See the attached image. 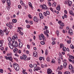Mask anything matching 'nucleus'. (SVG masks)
Wrapping results in <instances>:
<instances>
[{
	"label": "nucleus",
	"mask_w": 74,
	"mask_h": 74,
	"mask_svg": "<svg viewBox=\"0 0 74 74\" xmlns=\"http://www.w3.org/2000/svg\"><path fill=\"white\" fill-rule=\"evenodd\" d=\"M13 66L16 71H18L19 70V65L17 64L16 63H13Z\"/></svg>",
	"instance_id": "obj_1"
},
{
	"label": "nucleus",
	"mask_w": 74,
	"mask_h": 74,
	"mask_svg": "<svg viewBox=\"0 0 74 74\" xmlns=\"http://www.w3.org/2000/svg\"><path fill=\"white\" fill-rule=\"evenodd\" d=\"M12 42V44L14 46V47L15 48H16L18 47V43L16 41H14Z\"/></svg>",
	"instance_id": "obj_2"
},
{
	"label": "nucleus",
	"mask_w": 74,
	"mask_h": 74,
	"mask_svg": "<svg viewBox=\"0 0 74 74\" xmlns=\"http://www.w3.org/2000/svg\"><path fill=\"white\" fill-rule=\"evenodd\" d=\"M12 42H13V41H15V40H17L18 39V37L17 36L15 35L14 36H12Z\"/></svg>",
	"instance_id": "obj_3"
},
{
	"label": "nucleus",
	"mask_w": 74,
	"mask_h": 74,
	"mask_svg": "<svg viewBox=\"0 0 74 74\" xmlns=\"http://www.w3.org/2000/svg\"><path fill=\"white\" fill-rule=\"evenodd\" d=\"M9 46L11 49H14V46L12 45V44L11 43L9 42L8 43Z\"/></svg>",
	"instance_id": "obj_4"
},
{
	"label": "nucleus",
	"mask_w": 74,
	"mask_h": 74,
	"mask_svg": "<svg viewBox=\"0 0 74 74\" xmlns=\"http://www.w3.org/2000/svg\"><path fill=\"white\" fill-rule=\"evenodd\" d=\"M68 34L70 36H72L73 34V31L71 29H70L68 31Z\"/></svg>",
	"instance_id": "obj_5"
},
{
	"label": "nucleus",
	"mask_w": 74,
	"mask_h": 74,
	"mask_svg": "<svg viewBox=\"0 0 74 74\" xmlns=\"http://www.w3.org/2000/svg\"><path fill=\"white\" fill-rule=\"evenodd\" d=\"M42 9L43 10H48V8L47 7L46 5L44 4L42 5Z\"/></svg>",
	"instance_id": "obj_6"
},
{
	"label": "nucleus",
	"mask_w": 74,
	"mask_h": 74,
	"mask_svg": "<svg viewBox=\"0 0 74 74\" xmlns=\"http://www.w3.org/2000/svg\"><path fill=\"white\" fill-rule=\"evenodd\" d=\"M34 20L35 22H36L37 23H38V18L36 16L34 17Z\"/></svg>",
	"instance_id": "obj_7"
},
{
	"label": "nucleus",
	"mask_w": 74,
	"mask_h": 74,
	"mask_svg": "<svg viewBox=\"0 0 74 74\" xmlns=\"http://www.w3.org/2000/svg\"><path fill=\"white\" fill-rule=\"evenodd\" d=\"M52 72V71H51V69H47V73L48 74H51V73Z\"/></svg>",
	"instance_id": "obj_8"
},
{
	"label": "nucleus",
	"mask_w": 74,
	"mask_h": 74,
	"mask_svg": "<svg viewBox=\"0 0 74 74\" xmlns=\"http://www.w3.org/2000/svg\"><path fill=\"white\" fill-rule=\"evenodd\" d=\"M33 55L34 56H35V57H36V58H37V56L38 55V54H37V52H36V51H35L33 52Z\"/></svg>",
	"instance_id": "obj_9"
},
{
	"label": "nucleus",
	"mask_w": 74,
	"mask_h": 74,
	"mask_svg": "<svg viewBox=\"0 0 74 74\" xmlns=\"http://www.w3.org/2000/svg\"><path fill=\"white\" fill-rule=\"evenodd\" d=\"M4 43V40H0V47H3V44Z\"/></svg>",
	"instance_id": "obj_10"
},
{
	"label": "nucleus",
	"mask_w": 74,
	"mask_h": 74,
	"mask_svg": "<svg viewBox=\"0 0 74 74\" xmlns=\"http://www.w3.org/2000/svg\"><path fill=\"white\" fill-rule=\"evenodd\" d=\"M23 59L25 60H27V56L25 54H23Z\"/></svg>",
	"instance_id": "obj_11"
},
{
	"label": "nucleus",
	"mask_w": 74,
	"mask_h": 74,
	"mask_svg": "<svg viewBox=\"0 0 74 74\" xmlns=\"http://www.w3.org/2000/svg\"><path fill=\"white\" fill-rule=\"evenodd\" d=\"M68 5L69 7H71L72 5V2L71 1H69L68 3Z\"/></svg>",
	"instance_id": "obj_12"
},
{
	"label": "nucleus",
	"mask_w": 74,
	"mask_h": 74,
	"mask_svg": "<svg viewBox=\"0 0 74 74\" xmlns=\"http://www.w3.org/2000/svg\"><path fill=\"white\" fill-rule=\"evenodd\" d=\"M39 16L40 19H43L44 18V16L42 15V14L41 13L39 14Z\"/></svg>",
	"instance_id": "obj_13"
},
{
	"label": "nucleus",
	"mask_w": 74,
	"mask_h": 74,
	"mask_svg": "<svg viewBox=\"0 0 74 74\" xmlns=\"http://www.w3.org/2000/svg\"><path fill=\"white\" fill-rule=\"evenodd\" d=\"M7 2L8 5L10 7V5H11V2L10 1V0H7Z\"/></svg>",
	"instance_id": "obj_14"
},
{
	"label": "nucleus",
	"mask_w": 74,
	"mask_h": 74,
	"mask_svg": "<svg viewBox=\"0 0 74 74\" xmlns=\"http://www.w3.org/2000/svg\"><path fill=\"white\" fill-rule=\"evenodd\" d=\"M0 33L1 36H4V32H3V30H0Z\"/></svg>",
	"instance_id": "obj_15"
},
{
	"label": "nucleus",
	"mask_w": 74,
	"mask_h": 74,
	"mask_svg": "<svg viewBox=\"0 0 74 74\" xmlns=\"http://www.w3.org/2000/svg\"><path fill=\"white\" fill-rule=\"evenodd\" d=\"M12 40V39L10 37H9L8 38V41H9V42H10V43H11V42L12 41V40Z\"/></svg>",
	"instance_id": "obj_16"
},
{
	"label": "nucleus",
	"mask_w": 74,
	"mask_h": 74,
	"mask_svg": "<svg viewBox=\"0 0 74 74\" xmlns=\"http://www.w3.org/2000/svg\"><path fill=\"white\" fill-rule=\"evenodd\" d=\"M67 62H65L64 63L63 66L64 67V69H66V66H67Z\"/></svg>",
	"instance_id": "obj_17"
},
{
	"label": "nucleus",
	"mask_w": 74,
	"mask_h": 74,
	"mask_svg": "<svg viewBox=\"0 0 74 74\" xmlns=\"http://www.w3.org/2000/svg\"><path fill=\"white\" fill-rule=\"evenodd\" d=\"M18 46L20 48H21V47H22V46H23V44H22V43L21 42H19Z\"/></svg>",
	"instance_id": "obj_18"
},
{
	"label": "nucleus",
	"mask_w": 74,
	"mask_h": 74,
	"mask_svg": "<svg viewBox=\"0 0 74 74\" xmlns=\"http://www.w3.org/2000/svg\"><path fill=\"white\" fill-rule=\"evenodd\" d=\"M28 4L29 7L31 8L32 10H33V6H32V3H31L30 2H29Z\"/></svg>",
	"instance_id": "obj_19"
},
{
	"label": "nucleus",
	"mask_w": 74,
	"mask_h": 74,
	"mask_svg": "<svg viewBox=\"0 0 74 74\" xmlns=\"http://www.w3.org/2000/svg\"><path fill=\"white\" fill-rule=\"evenodd\" d=\"M69 69L70 70L73 69V66H72V65H71V64H70L69 65Z\"/></svg>",
	"instance_id": "obj_20"
},
{
	"label": "nucleus",
	"mask_w": 74,
	"mask_h": 74,
	"mask_svg": "<svg viewBox=\"0 0 74 74\" xmlns=\"http://www.w3.org/2000/svg\"><path fill=\"white\" fill-rule=\"evenodd\" d=\"M44 34L45 35H46V36L48 38L49 37V35L46 32L44 31Z\"/></svg>",
	"instance_id": "obj_21"
},
{
	"label": "nucleus",
	"mask_w": 74,
	"mask_h": 74,
	"mask_svg": "<svg viewBox=\"0 0 74 74\" xmlns=\"http://www.w3.org/2000/svg\"><path fill=\"white\" fill-rule=\"evenodd\" d=\"M69 14H71V15H74V13L72 10H70L69 11Z\"/></svg>",
	"instance_id": "obj_22"
},
{
	"label": "nucleus",
	"mask_w": 74,
	"mask_h": 74,
	"mask_svg": "<svg viewBox=\"0 0 74 74\" xmlns=\"http://www.w3.org/2000/svg\"><path fill=\"white\" fill-rule=\"evenodd\" d=\"M63 51H64V52H66L67 49H66V48L65 47H63Z\"/></svg>",
	"instance_id": "obj_23"
},
{
	"label": "nucleus",
	"mask_w": 74,
	"mask_h": 74,
	"mask_svg": "<svg viewBox=\"0 0 74 74\" xmlns=\"http://www.w3.org/2000/svg\"><path fill=\"white\" fill-rule=\"evenodd\" d=\"M46 60L47 61V62H50V58H49V56H47Z\"/></svg>",
	"instance_id": "obj_24"
},
{
	"label": "nucleus",
	"mask_w": 74,
	"mask_h": 74,
	"mask_svg": "<svg viewBox=\"0 0 74 74\" xmlns=\"http://www.w3.org/2000/svg\"><path fill=\"white\" fill-rule=\"evenodd\" d=\"M69 62H73V64L74 63V60H71V59H69Z\"/></svg>",
	"instance_id": "obj_25"
},
{
	"label": "nucleus",
	"mask_w": 74,
	"mask_h": 74,
	"mask_svg": "<svg viewBox=\"0 0 74 74\" xmlns=\"http://www.w3.org/2000/svg\"><path fill=\"white\" fill-rule=\"evenodd\" d=\"M58 63L59 64H60V62H61V61L60 60V59L59 58H58Z\"/></svg>",
	"instance_id": "obj_26"
},
{
	"label": "nucleus",
	"mask_w": 74,
	"mask_h": 74,
	"mask_svg": "<svg viewBox=\"0 0 74 74\" xmlns=\"http://www.w3.org/2000/svg\"><path fill=\"white\" fill-rule=\"evenodd\" d=\"M9 60H10V61H11L12 62H13V61L12 60V57L11 56H10V58L9 59Z\"/></svg>",
	"instance_id": "obj_27"
},
{
	"label": "nucleus",
	"mask_w": 74,
	"mask_h": 74,
	"mask_svg": "<svg viewBox=\"0 0 74 74\" xmlns=\"http://www.w3.org/2000/svg\"><path fill=\"white\" fill-rule=\"evenodd\" d=\"M12 21L13 23H16V22H17V20L16 19H13L12 20Z\"/></svg>",
	"instance_id": "obj_28"
},
{
	"label": "nucleus",
	"mask_w": 74,
	"mask_h": 74,
	"mask_svg": "<svg viewBox=\"0 0 74 74\" xmlns=\"http://www.w3.org/2000/svg\"><path fill=\"white\" fill-rule=\"evenodd\" d=\"M40 44L42 45H44L45 44V42L43 41H41L40 42Z\"/></svg>",
	"instance_id": "obj_29"
},
{
	"label": "nucleus",
	"mask_w": 74,
	"mask_h": 74,
	"mask_svg": "<svg viewBox=\"0 0 74 74\" xmlns=\"http://www.w3.org/2000/svg\"><path fill=\"white\" fill-rule=\"evenodd\" d=\"M3 31L4 32H8V29H7V28H5V29L3 30Z\"/></svg>",
	"instance_id": "obj_30"
},
{
	"label": "nucleus",
	"mask_w": 74,
	"mask_h": 74,
	"mask_svg": "<svg viewBox=\"0 0 74 74\" xmlns=\"http://www.w3.org/2000/svg\"><path fill=\"white\" fill-rule=\"evenodd\" d=\"M56 8L57 10L59 11L60 10V6H58Z\"/></svg>",
	"instance_id": "obj_31"
},
{
	"label": "nucleus",
	"mask_w": 74,
	"mask_h": 74,
	"mask_svg": "<svg viewBox=\"0 0 74 74\" xmlns=\"http://www.w3.org/2000/svg\"><path fill=\"white\" fill-rule=\"evenodd\" d=\"M57 35L58 36V37H59V32L58 31H57L56 32Z\"/></svg>",
	"instance_id": "obj_32"
},
{
	"label": "nucleus",
	"mask_w": 74,
	"mask_h": 74,
	"mask_svg": "<svg viewBox=\"0 0 74 74\" xmlns=\"http://www.w3.org/2000/svg\"><path fill=\"white\" fill-rule=\"evenodd\" d=\"M69 58L71 59H74V57H73V56H69Z\"/></svg>",
	"instance_id": "obj_33"
},
{
	"label": "nucleus",
	"mask_w": 74,
	"mask_h": 74,
	"mask_svg": "<svg viewBox=\"0 0 74 74\" xmlns=\"http://www.w3.org/2000/svg\"><path fill=\"white\" fill-rule=\"evenodd\" d=\"M23 6H25V4L24 3H23V2H21L20 3Z\"/></svg>",
	"instance_id": "obj_34"
},
{
	"label": "nucleus",
	"mask_w": 74,
	"mask_h": 74,
	"mask_svg": "<svg viewBox=\"0 0 74 74\" xmlns=\"http://www.w3.org/2000/svg\"><path fill=\"white\" fill-rule=\"evenodd\" d=\"M59 56L60 58H61V59L62 60H63V58H62V57L63 56H62V55L61 54V53H60L59 55Z\"/></svg>",
	"instance_id": "obj_35"
},
{
	"label": "nucleus",
	"mask_w": 74,
	"mask_h": 74,
	"mask_svg": "<svg viewBox=\"0 0 74 74\" xmlns=\"http://www.w3.org/2000/svg\"><path fill=\"white\" fill-rule=\"evenodd\" d=\"M60 25L61 26H64V23H60Z\"/></svg>",
	"instance_id": "obj_36"
},
{
	"label": "nucleus",
	"mask_w": 74,
	"mask_h": 74,
	"mask_svg": "<svg viewBox=\"0 0 74 74\" xmlns=\"http://www.w3.org/2000/svg\"><path fill=\"white\" fill-rule=\"evenodd\" d=\"M5 58L7 60H9L10 58V57H7V56H5Z\"/></svg>",
	"instance_id": "obj_37"
},
{
	"label": "nucleus",
	"mask_w": 74,
	"mask_h": 74,
	"mask_svg": "<svg viewBox=\"0 0 74 74\" xmlns=\"http://www.w3.org/2000/svg\"><path fill=\"white\" fill-rule=\"evenodd\" d=\"M70 47L71 48V49H74V46H73V45H70Z\"/></svg>",
	"instance_id": "obj_38"
},
{
	"label": "nucleus",
	"mask_w": 74,
	"mask_h": 74,
	"mask_svg": "<svg viewBox=\"0 0 74 74\" xmlns=\"http://www.w3.org/2000/svg\"><path fill=\"white\" fill-rule=\"evenodd\" d=\"M63 46H64V45H63V44H62V43L60 44V47L61 48H62L63 47Z\"/></svg>",
	"instance_id": "obj_39"
},
{
	"label": "nucleus",
	"mask_w": 74,
	"mask_h": 74,
	"mask_svg": "<svg viewBox=\"0 0 74 74\" xmlns=\"http://www.w3.org/2000/svg\"><path fill=\"white\" fill-rule=\"evenodd\" d=\"M70 71H71V73H74V70H73V69H71Z\"/></svg>",
	"instance_id": "obj_40"
},
{
	"label": "nucleus",
	"mask_w": 74,
	"mask_h": 74,
	"mask_svg": "<svg viewBox=\"0 0 74 74\" xmlns=\"http://www.w3.org/2000/svg\"><path fill=\"white\" fill-rule=\"evenodd\" d=\"M65 74H70V72L68 71H66L65 73Z\"/></svg>",
	"instance_id": "obj_41"
},
{
	"label": "nucleus",
	"mask_w": 74,
	"mask_h": 74,
	"mask_svg": "<svg viewBox=\"0 0 74 74\" xmlns=\"http://www.w3.org/2000/svg\"><path fill=\"white\" fill-rule=\"evenodd\" d=\"M67 42L68 44H70V43H71V40H67Z\"/></svg>",
	"instance_id": "obj_42"
},
{
	"label": "nucleus",
	"mask_w": 74,
	"mask_h": 74,
	"mask_svg": "<svg viewBox=\"0 0 74 74\" xmlns=\"http://www.w3.org/2000/svg\"><path fill=\"white\" fill-rule=\"evenodd\" d=\"M46 13H47V15H49L50 14L49 12V11H48V10H47L46 11Z\"/></svg>",
	"instance_id": "obj_43"
},
{
	"label": "nucleus",
	"mask_w": 74,
	"mask_h": 74,
	"mask_svg": "<svg viewBox=\"0 0 74 74\" xmlns=\"http://www.w3.org/2000/svg\"><path fill=\"white\" fill-rule=\"evenodd\" d=\"M37 64H35L34 65H33V67H34L35 68H36V67H37Z\"/></svg>",
	"instance_id": "obj_44"
},
{
	"label": "nucleus",
	"mask_w": 74,
	"mask_h": 74,
	"mask_svg": "<svg viewBox=\"0 0 74 74\" xmlns=\"http://www.w3.org/2000/svg\"><path fill=\"white\" fill-rule=\"evenodd\" d=\"M49 9L52 12H53V8H50Z\"/></svg>",
	"instance_id": "obj_45"
},
{
	"label": "nucleus",
	"mask_w": 74,
	"mask_h": 74,
	"mask_svg": "<svg viewBox=\"0 0 74 74\" xmlns=\"http://www.w3.org/2000/svg\"><path fill=\"white\" fill-rule=\"evenodd\" d=\"M51 63H55V61L54 60H53L52 61Z\"/></svg>",
	"instance_id": "obj_46"
},
{
	"label": "nucleus",
	"mask_w": 74,
	"mask_h": 74,
	"mask_svg": "<svg viewBox=\"0 0 74 74\" xmlns=\"http://www.w3.org/2000/svg\"><path fill=\"white\" fill-rule=\"evenodd\" d=\"M68 1H65L64 2V4H67L68 3Z\"/></svg>",
	"instance_id": "obj_47"
},
{
	"label": "nucleus",
	"mask_w": 74,
	"mask_h": 74,
	"mask_svg": "<svg viewBox=\"0 0 74 74\" xmlns=\"http://www.w3.org/2000/svg\"><path fill=\"white\" fill-rule=\"evenodd\" d=\"M0 72L1 73H3V69H0Z\"/></svg>",
	"instance_id": "obj_48"
},
{
	"label": "nucleus",
	"mask_w": 74,
	"mask_h": 74,
	"mask_svg": "<svg viewBox=\"0 0 74 74\" xmlns=\"http://www.w3.org/2000/svg\"><path fill=\"white\" fill-rule=\"evenodd\" d=\"M28 70L29 72H30V73H32V69H28Z\"/></svg>",
	"instance_id": "obj_49"
},
{
	"label": "nucleus",
	"mask_w": 74,
	"mask_h": 74,
	"mask_svg": "<svg viewBox=\"0 0 74 74\" xmlns=\"http://www.w3.org/2000/svg\"><path fill=\"white\" fill-rule=\"evenodd\" d=\"M39 60L40 61L42 60V57H40L39 58Z\"/></svg>",
	"instance_id": "obj_50"
},
{
	"label": "nucleus",
	"mask_w": 74,
	"mask_h": 74,
	"mask_svg": "<svg viewBox=\"0 0 74 74\" xmlns=\"http://www.w3.org/2000/svg\"><path fill=\"white\" fill-rule=\"evenodd\" d=\"M43 14H44V16H47V14L46 12H44Z\"/></svg>",
	"instance_id": "obj_51"
},
{
	"label": "nucleus",
	"mask_w": 74,
	"mask_h": 74,
	"mask_svg": "<svg viewBox=\"0 0 74 74\" xmlns=\"http://www.w3.org/2000/svg\"><path fill=\"white\" fill-rule=\"evenodd\" d=\"M28 17H29V18H32V16H31L30 14H28Z\"/></svg>",
	"instance_id": "obj_52"
},
{
	"label": "nucleus",
	"mask_w": 74,
	"mask_h": 74,
	"mask_svg": "<svg viewBox=\"0 0 74 74\" xmlns=\"http://www.w3.org/2000/svg\"><path fill=\"white\" fill-rule=\"evenodd\" d=\"M48 4H49V6H51V2L49 1H48Z\"/></svg>",
	"instance_id": "obj_53"
},
{
	"label": "nucleus",
	"mask_w": 74,
	"mask_h": 74,
	"mask_svg": "<svg viewBox=\"0 0 74 74\" xmlns=\"http://www.w3.org/2000/svg\"><path fill=\"white\" fill-rule=\"evenodd\" d=\"M40 36L41 37H42V38H44V35H43V34H41Z\"/></svg>",
	"instance_id": "obj_54"
},
{
	"label": "nucleus",
	"mask_w": 74,
	"mask_h": 74,
	"mask_svg": "<svg viewBox=\"0 0 74 74\" xmlns=\"http://www.w3.org/2000/svg\"><path fill=\"white\" fill-rule=\"evenodd\" d=\"M58 70H62V69H61L60 68V67L58 66V69H57Z\"/></svg>",
	"instance_id": "obj_55"
},
{
	"label": "nucleus",
	"mask_w": 74,
	"mask_h": 74,
	"mask_svg": "<svg viewBox=\"0 0 74 74\" xmlns=\"http://www.w3.org/2000/svg\"><path fill=\"white\" fill-rule=\"evenodd\" d=\"M52 45H55V41H53L52 43Z\"/></svg>",
	"instance_id": "obj_56"
},
{
	"label": "nucleus",
	"mask_w": 74,
	"mask_h": 74,
	"mask_svg": "<svg viewBox=\"0 0 74 74\" xmlns=\"http://www.w3.org/2000/svg\"><path fill=\"white\" fill-rule=\"evenodd\" d=\"M39 38L40 40H42V38L40 36L39 37Z\"/></svg>",
	"instance_id": "obj_57"
},
{
	"label": "nucleus",
	"mask_w": 74,
	"mask_h": 74,
	"mask_svg": "<svg viewBox=\"0 0 74 74\" xmlns=\"http://www.w3.org/2000/svg\"><path fill=\"white\" fill-rule=\"evenodd\" d=\"M27 47L28 49H30V45H27Z\"/></svg>",
	"instance_id": "obj_58"
},
{
	"label": "nucleus",
	"mask_w": 74,
	"mask_h": 74,
	"mask_svg": "<svg viewBox=\"0 0 74 74\" xmlns=\"http://www.w3.org/2000/svg\"><path fill=\"white\" fill-rule=\"evenodd\" d=\"M29 67H30L31 68H33V65L32 64H30L29 65Z\"/></svg>",
	"instance_id": "obj_59"
},
{
	"label": "nucleus",
	"mask_w": 74,
	"mask_h": 74,
	"mask_svg": "<svg viewBox=\"0 0 74 74\" xmlns=\"http://www.w3.org/2000/svg\"><path fill=\"white\" fill-rule=\"evenodd\" d=\"M42 39L43 41H45V39H46V38H45L44 37L43 38H42Z\"/></svg>",
	"instance_id": "obj_60"
},
{
	"label": "nucleus",
	"mask_w": 74,
	"mask_h": 74,
	"mask_svg": "<svg viewBox=\"0 0 74 74\" xmlns=\"http://www.w3.org/2000/svg\"><path fill=\"white\" fill-rule=\"evenodd\" d=\"M41 67L42 68H44V64H41Z\"/></svg>",
	"instance_id": "obj_61"
},
{
	"label": "nucleus",
	"mask_w": 74,
	"mask_h": 74,
	"mask_svg": "<svg viewBox=\"0 0 74 74\" xmlns=\"http://www.w3.org/2000/svg\"><path fill=\"white\" fill-rule=\"evenodd\" d=\"M66 51H68V52H70V50H69V49L68 48H67L66 49Z\"/></svg>",
	"instance_id": "obj_62"
},
{
	"label": "nucleus",
	"mask_w": 74,
	"mask_h": 74,
	"mask_svg": "<svg viewBox=\"0 0 74 74\" xmlns=\"http://www.w3.org/2000/svg\"><path fill=\"white\" fill-rule=\"evenodd\" d=\"M9 28L10 29H11L12 28V25H10L9 26Z\"/></svg>",
	"instance_id": "obj_63"
},
{
	"label": "nucleus",
	"mask_w": 74,
	"mask_h": 74,
	"mask_svg": "<svg viewBox=\"0 0 74 74\" xmlns=\"http://www.w3.org/2000/svg\"><path fill=\"white\" fill-rule=\"evenodd\" d=\"M20 59L21 60H23V57H22V56H21L20 57Z\"/></svg>",
	"instance_id": "obj_64"
}]
</instances>
